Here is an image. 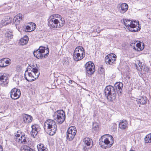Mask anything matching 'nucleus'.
<instances>
[{
  "label": "nucleus",
  "mask_w": 151,
  "mask_h": 151,
  "mask_svg": "<svg viewBox=\"0 0 151 151\" xmlns=\"http://www.w3.org/2000/svg\"><path fill=\"white\" fill-rule=\"evenodd\" d=\"M38 67L30 66L28 68L24 73L25 79L28 81H34L40 75V72L38 71Z\"/></svg>",
  "instance_id": "1"
},
{
  "label": "nucleus",
  "mask_w": 151,
  "mask_h": 151,
  "mask_svg": "<svg viewBox=\"0 0 151 151\" xmlns=\"http://www.w3.org/2000/svg\"><path fill=\"white\" fill-rule=\"evenodd\" d=\"M59 15H53L50 16L48 19V24L50 27L60 28L64 24L65 21L61 18L59 20L57 18L60 17Z\"/></svg>",
  "instance_id": "2"
},
{
  "label": "nucleus",
  "mask_w": 151,
  "mask_h": 151,
  "mask_svg": "<svg viewBox=\"0 0 151 151\" xmlns=\"http://www.w3.org/2000/svg\"><path fill=\"white\" fill-rule=\"evenodd\" d=\"M121 22L125 26L127 29L132 32H135L139 31L140 28L139 27V22L132 21L128 19H123Z\"/></svg>",
  "instance_id": "3"
},
{
  "label": "nucleus",
  "mask_w": 151,
  "mask_h": 151,
  "mask_svg": "<svg viewBox=\"0 0 151 151\" xmlns=\"http://www.w3.org/2000/svg\"><path fill=\"white\" fill-rule=\"evenodd\" d=\"M113 143V138L112 136L106 134L102 136L99 140V143L102 148L110 147Z\"/></svg>",
  "instance_id": "4"
},
{
  "label": "nucleus",
  "mask_w": 151,
  "mask_h": 151,
  "mask_svg": "<svg viewBox=\"0 0 151 151\" xmlns=\"http://www.w3.org/2000/svg\"><path fill=\"white\" fill-rule=\"evenodd\" d=\"M44 128L47 130V133L52 136L55 134L57 130L56 122L52 119L47 120L44 123Z\"/></svg>",
  "instance_id": "5"
},
{
  "label": "nucleus",
  "mask_w": 151,
  "mask_h": 151,
  "mask_svg": "<svg viewBox=\"0 0 151 151\" xmlns=\"http://www.w3.org/2000/svg\"><path fill=\"white\" fill-rule=\"evenodd\" d=\"M114 87L111 85L106 86L105 89V93L107 99L110 101H113L116 98V93Z\"/></svg>",
  "instance_id": "6"
},
{
  "label": "nucleus",
  "mask_w": 151,
  "mask_h": 151,
  "mask_svg": "<svg viewBox=\"0 0 151 151\" xmlns=\"http://www.w3.org/2000/svg\"><path fill=\"white\" fill-rule=\"evenodd\" d=\"M85 56V51L82 47L78 46L76 48L73 53V58L75 61L81 60Z\"/></svg>",
  "instance_id": "7"
},
{
  "label": "nucleus",
  "mask_w": 151,
  "mask_h": 151,
  "mask_svg": "<svg viewBox=\"0 0 151 151\" xmlns=\"http://www.w3.org/2000/svg\"><path fill=\"white\" fill-rule=\"evenodd\" d=\"M49 49L42 46H40L38 49L34 52V56L38 59L45 58L49 54Z\"/></svg>",
  "instance_id": "8"
},
{
  "label": "nucleus",
  "mask_w": 151,
  "mask_h": 151,
  "mask_svg": "<svg viewBox=\"0 0 151 151\" xmlns=\"http://www.w3.org/2000/svg\"><path fill=\"white\" fill-rule=\"evenodd\" d=\"M53 116L54 119L58 124H61L65 119V112L63 110H58L54 113Z\"/></svg>",
  "instance_id": "9"
},
{
  "label": "nucleus",
  "mask_w": 151,
  "mask_h": 151,
  "mask_svg": "<svg viewBox=\"0 0 151 151\" xmlns=\"http://www.w3.org/2000/svg\"><path fill=\"white\" fill-rule=\"evenodd\" d=\"M76 127L71 126L69 128L66 132V139L67 140L71 141L74 139L76 133Z\"/></svg>",
  "instance_id": "10"
},
{
  "label": "nucleus",
  "mask_w": 151,
  "mask_h": 151,
  "mask_svg": "<svg viewBox=\"0 0 151 151\" xmlns=\"http://www.w3.org/2000/svg\"><path fill=\"white\" fill-rule=\"evenodd\" d=\"M85 67L86 73L91 75L95 71V65L91 62H87L85 65Z\"/></svg>",
  "instance_id": "11"
},
{
  "label": "nucleus",
  "mask_w": 151,
  "mask_h": 151,
  "mask_svg": "<svg viewBox=\"0 0 151 151\" xmlns=\"http://www.w3.org/2000/svg\"><path fill=\"white\" fill-rule=\"evenodd\" d=\"M16 137H14V139L17 142L19 143H22L23 144H25L27 143V140L28 138L27 136L24 134H17L16 135Z\"/></svg>",
  "instance_id": "12"
},
{
  "label": "nucleus",
  "mask_w": 151,
  "mask_h": 151,
  "mask_svg": "<svg viewBox=\"0 0 151 151\" xmlns=\"http://www.w3.org/2000/svg\"><path fill=\"white\" fill-rule=\"evenodd\" d=\"M21 96V92L19 89L15 88L12 89L10 92V96L14 100L19 99Z\"/></svg>",
  "instance_id": "13"
},
{
  "label": "nucleus",
  "mask_w": 151,
  "mask_h": 151,
  "mask_svg": "<svg viewBox=\"0 0 151 151\" xmlns=\"http://www.w3.org/2000/svg\"><path fill=\"white\" fill-rule=\"evenodd\" d=\"M116 57V55L114 54H109L106 56L105 61L107 64L112 65L115 61Z\"/></svg>",
  "instance_id": "14"
},
{
  "label": "nucleus",
  "mask_w": 151,
  "mask_h": 151,
  "mask_svg": "<svg viewBox=\"0 0 151 151\" xmlns=\"http://www.w3.org/2000/svg\"><path fill=\"white\" fill-rule=\"evenodd\" d=\"M117 8L119 12L121 14H123L127 10L128 6L125 3L119 4L117 5Z\"/></svg>",
  "instance_id": "15"
},
{
  "label": "nucleus",
  "mask_w": 151,
  "mask_h": 151,
  "mask_svg": "<svg viewBox=\"0 0 151 151\" xmlns=\"http://www.w3.org/2000/svg\"><path fill=\"white\" fill-rule=\"evenodd\" d=\"M123 83L120 82H116L114 85V87L119 96H121L122 95Z\"/></svg>",
  "instance_id": "16"
},
{
  "label": "nucleus",
  "mask_w": 151,
  "mask_h": 151,
  "mask_svg": "<svg viewBox=\"0 0 151 151\" xmlns=\"http://www.w3.org/2000/svg\"><path fill=\"white\" fill-rule=\"evenodd\" d=\"M32 130L31 132V134L33 137L35 138L37 135L38 132L40 130V128L39 126L36 124L32 125L31 126Z\"/></svg>",
  "instance_id": "17"
},
{
  "label": "nucleus",
  "mask_w": 151,
  "mask_h": 151,
  "mask_svg": "<svg viewBox=\"0 0 151 151\" xmlns=\"http://www.w3.org/2000/svg\"><path fill=\"white\" fill-rule=\"evenodd\" d=\"M8 77L6 74L0 75V85L2 86L6 85L8 83Z\"/></svg>",
  "instance_id": "18"
},
{
  "label": "nucleus",
  "mask_w": 151,
  "mask_h": 151,
  "mask_svg": "<svg viewBox=\"0 0 151 151\" xmlns=\"http://www.w3.org/2000/svg\"><path fill=\"white\" fill-rule=\"evenodd\" d=\"M136 42L133 43V41H131L130 43V45L132 47H133V48L135 50H137V51H140L143 50L144 48V47L143 45L142 46H141V44L139 43H136Z\"/></svg>",
  "instance_id": "19"
},
{
  "label": "nucleus",
  "mask_w": 151,
  "mask_h": 151,
  "mask_svg": "<svg viewBox=\"0 0 151 151\" xmlns=\"http://www.w3.org/2000/svg\"><path fill=\"white\" fill-rule=\"evenodd\" d=\"M22 14H18L14 18L13 22L16 25L18 24L19 23L20 21L22 20Z\"/></svg>",
  "instance_id": "20"
},
{
  "label": "nucleus",
  "mask_w": 151,
  "mask_h": 151,
  "mask_svg": "<svg viewBox=\"0 0 151 151\" xmlns=\"http://www.w3.org/2000/svg\"><path fill=\"white\" fill-rule=\"evenodd\" d=\"M127 127L128 122L126 120L121 121L119 123V127L121 129H125Z\"/></svg>",
  "instance_id": "21"
},
{
  "label": "nucleus",
  "mask_w": 151,
  "mask_h": 151,
  "mask_svg": "<svg viewBox=\"0 0 151 151\" xmlns=\"http://www.w3.org/2000/svg\"><path fill=\"white\" fill-rule=\"evenodd\" d=\"M23 119L24 122L27 123H30L32 120V118L31 116L26 114L23 115Z\"/></svg>",
  "instance_id": "22"
},
{
  "label": "nucleus",
  "mask_w": 151,
  "mask_h": 151,
  "mask_svg": "<svg viewBox=\"0 0 151 151\" xmlns=\"http://www.w3.org/2000/svg\"><path fill=\"white\" fill-rule=\"evenodd\" d=\"M147 99L145 96H140L137 100V102L140 103L142 104H146V100Z\"/></svg>",
  "instance_id": "23"
},
{
  "label": "nucleus",
  "mask_w": 151,
  "mask_h": 151,
  "mask_svg": "<svg viewBox=\"0 0 151 151\" xmlns=\"http://www.w3.org/2000/svg\"><path fill=\"white\" fill-rule=\"evenodd\" d=\"M28 41V37L27 36H24L21 38L19 40V43L22 45H24L27 43Z\"/></svg>",
  "instance_id": "24"
},
{
  "label": "nucleus",
  "mask_w": 151,
  "mask_h": 151,
  "mask_svg": "<svg viewBox=\"0 0 151 151\" xmlns=\"http://www.w3.org/2000/svg\"><path fill=\"white\" fill-rule=\"evenodd\" d=\"M83 142L85 145L87 146H89L92 143V139L88 137H86L83 139Z\"/></svg>",
  "instance_id": "25"
},
{
  "label": "nucleus",
  "mask_w": 151,
  "mask_h": 151,
  "mask_svg": "<svg viewBox=\"0 0 151 151\" xmlns=\"http://www.w3.org/2000/svg\"><path fill=\"white\" fill-rule=\"evenodd\" d=\"M145 142L148 143L151 142V133L146 136L144 139Z\"/></svg>",
  "instance_id": "26"
},
{
  "label": "nucleus",
  "mask_w": 151,
  "mask_h": 151,
  "mask_svg": "<svg viewBox=\"0 0 151 151\" xmlns=\"http://www.w3.org/2000/svg\"><path fill=\"white\" fill-rule=\"evenodd\" d=\"M69 59L68 58H64L63 61V65L65 66H68L69 63Z\"/></svg>",
  "instance_id": "27"
},
{
  "label": "nucleus",
  "mask_w": 151,
  "mask_h": 151,
  "mask_svg": "<svg viewBox=\"0 0 151 151\" xmlns=\"http://www.w3.org/2000/svg\"><path fill=\"white\" fill-rule=\"evenodd\" d=\"M31 25H32V29L31 28V27L29 26H27L26 27V29L28 30H29V31H31L32 30H33V27L34 29H35L36 27V25L33 23H31Z\"/></svg>",
  "instance_id": "28"
},
{
  "label": "nucleus",
  "mask_w": 151,
  "mask_h": 151,
  "mask_svg": "<svg viewBox=\"0 0 151 151\" xmlns=\"http://www.w3.org/2000/svg\"><path fill=\"white\" fill-rule=\"evenodd\" d=\"M6 36L8 39H11L13 37V34L12 32L10 31H7L6 33Z\"/></svg>",
  "instance_id": "29"
},
{
  "label": "nucleus",
  "mask_w": 151,
  "mask_h": 151,
  "mask_svg": "<svg viewBox=\"0 0 151 151\" xmlns=\"http://www.w3.org/2000/svg\"><path fill=\"white\" fill-rule=\"evenodd\" d=\"M21 151H33L32 149L27 146H24L21 149Z\"/></svg>",
  "instance_id": "30"
},
{
  "label": "nucleus",
  "mask_w": 151,
  "mask_h": 151,
  "mask_svg": "<svg viewBox=\"0 0 151 151\" xmlns=\"http://www.w3.org/2000/svg\"><path fill=\"white\" fill-rule=\"evenodd\" d=\"M37 147L39 151H40V150H44V149L46 148L45 147L44 145L42 144L38 145L37 146Z\"/></svg>",
  "instance_id": "31"
},
{
  "label": "nucleus",
  "mask_w": 151,
  "mask_h": 151,
  "mask_svg": "<svg viewBox=\"0 0 151 151\" xmlns=\"http://www.w3.org/2000/svg\"><path fill=\"white\" fill-rule=\"evenodd\" d=\"M4 61V64L6 66L9 65L10 64L9 60V59L6 58H5L3 59Z\"/></svg>",
  "instance_id": "32"
},
{
  "label": "nucleus",
  "mask_w": 151,
  "mask_h": 151,
  "mask_svg": "<svg viewBox=\"0 0 151 151\" xmlns=\"http://www.w3.org/2000/svg\"><path fill=\"white\" fill-rule=\"evenodd\" d=\"M4 62V61L3 59L0 60V67H4L6 66Z\"/></svg>",
  "instance_id": "33"
},
{
  "label": "nucleus",
  "mask_w": 151,
  "mask_h": 151,
  "mask_svg": "<svg viewBox=\"0 0 151 151\" xmlns=\"http://www.w3.org/2000/svg\"><path fill=\"white\" fill-rule=\"evenodd\" d=\"M138 66H139V68H138V70H139V71H141L142 69V68H143L141 62H139V63H138Z\"/></svg>",
  "instance_id": "34"
},
{
  "label": "nucleus",
  "mask_w": 151,
  "mask_h": 151,
  "mask_svg": "<svg viewBox=\"0 0 151 151\" xmlns=\"http://www.w3.org/2000/svg\"><path fill=\"white\" fill-rule=\"evenodd\" d=\"M98 73L99 74H102L104 72V69L102 68H101L99 69Z\"/></svg>",
  "instance_id": "35"
},
{
  "label": "nucleus",
  "mask_w": 151,
  "mask_h": 151,
  "mask_svg": "<svg viewBox=\"0 0 151 151\" xmlns=\"http://www.w3.org/2000/svg\"><path fill=\"white\" fill-rule=\"evenodd\" d=\"M93 128H95L96 129L95 130L99 128V126L96 124H94L93 125Z\"/></svg>",
  "instance_id": "36"
},
{
  "label": "nucleus",
  "mask_w": 151,
  "mask_h": 151,
  "mask_svg": "<svg viewBox=\"0 0 151 151\" xmlns=\"http://www.w3.org/2000/svg\"><path fill=\"white\" fill-rule=\"evenodd\" d=\"M24 134V133H22L21 131H20V130H19L17 132V133H15V136L16 137V134ZM15 138H16V137H15Z\"/></svg>",
  "instance_id": "37"
},
{
  "label": "nucleus",
  "mask_w": 151,
  "mask_h": 151,
  "mask_svg": "<svg viewBox=\"0 0 151 151\" xmlns=\"http://www.w3.org/2000/svg\"><path fill=\"white\" fill-rule=\"evenodd\" d=\"M75 83V82L74 81H73V80H70L69 81V83H71V84H72L73 83Z\"/></svg>",
  "instance_id": "38"
},
{
  "label": "nucleus",
  "mask_w": 151,
  "mask_h": 151,
  "mask_svg": "<svg viewBox=\"0 0 151 151\" xmlns=\"http://www.w3.org/2000/svg\"><path fill=\"white\" fill-rule=\"evenodd\" d=\"M0 151H3V148L2 146L0 145Z\"/></svg>",
  "instance_id": "39"
},
{
  "label": "nucleus",
  "mask_w": 151,
  "mask_h": 151,
  "mask_svg": "<svg viewBox=\"0 0 151 151\" xmlns=\"http://www.w3.org/2000/svg\"><path fill=\"white\" fill-rule=\"evenodd\" d=\"M4 23H5L4 24L7 25L8 24L9 22H5Z\"/></svg>",
  "instance_id": "40"
},
{
  "label": "nucleus",
  "mask_w": 151,
  "mask_h": 151,
  "mask_svg": "<svg viewBox=\"0 0 151 151\" xmlns=\"http://www.w3.org/2000/svg\"><path fill=\"white\" fill-rule=\"evenodd\" d=\"M14 145H17V143L16 142H15V143H14Z\"/></svg>",
  "instance_id": "41"
},
{
  "label": "nucleus",
  "mask_w": 151,
  "mask_h": 151,
  "mask_svg": "<svg viewBox=\"0 0 151 151\" xmlns=\"http://www.w3.org/2000/svg\"><path fill=\"white\" fill-rule=\"evenodd\" d=\"M10 17H7V19H10Z\"/></svg>",
  "instance_id": "42"
},
{
  "label": "nucleus",
  "mask_w": 151,
  "mask_h": 151,
  "mask_svg": "<svg viewBox=\"0 0 151 151\" xmlns=\"http://www.w3.org/2000/svg\"><path fill=\"white\" fill-rule=\"evenodd\" d=\"M6 18H5V19H4V21H5V22H6Z\"/></svg>",
  "instance_id": "43"
}]
</instances>
